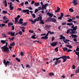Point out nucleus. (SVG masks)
I'll return each instance as SVG.
<instances>
[{"label":"nucleus","instance_id":"c03bdc74","mask_svg":"<svg viewBox=\"0 0 79 79\" xmlns=\"http://www.w3.org/2000/svg\"><path fill=\"white\" fill-rule=\"evenodd\" d=\"M20 28H21V29H26V27L24 26L20 27Z\"/></svg>","mask_w":79,"mask_h":79},{"label":"nucleus","instance_id":"4d7b16f0","mask_svg":"<svg viewBox=\"0 0 79 79\" xmlns=\"http://www.w3.org/2000/svg\"><path fill=\"white\" fill-rule=\"evenodd\" d=\"M20 55L22 56H23V55H24V53H23V52H21Z\"/></svg>","mask_w":79,"mask_h":79},{"label":"nucleus","instance_id":"dca6fc26","mask_svg":"<svg viewBox=\"0 0 79 79\" xmlns=\"http://www.w3.org/2000/svg\"><path fill=\"white\" fill-rule=\"evenodd\" d=\"M11 26H13V23L12 22L9 23H8V27H11Z\"/></svg>","mask_w":79,"mask_h":79},{"label":"nucleus","instance_id":"49530a36","mask_svg":"<svg viewBox=\"0 0 79 79\" xmlns=\"http://www.w3.org/2000/svg\"><path fill=\"white\" fill-rule=\"evenodd\" d=\"M14 39H15V37H12L10 40V41H11V40H14Z\"/></svg>","mask_w":79,"mask_h":79},{"label":"nucleus","instance_id":"f03ea898","mask_svg":"<svg viewBox=\"0 0 79 79\" xmlns=\"http://www.w3.org/2000/svg\"><path fill=\"white\" fill-rule=\"evenodd\" d=\"M77 26H76L75 27L73 28V29L70 28V30L71 31V32H70L69 34H76L77 32H76L77 31H76L77 30Z\"/></svg>","mask_w":79,"mask_h":79},{"label":"nucleus","instance_id":"412c9836","mask_svg":"<svg viewBox=\"0 0 79 79\" xmlns=\"http://www.w3.org/2000/svg\"><path fill=\"white\" fill-rule=\"evenodd\" d=\"M9 8H10V10H13L14 9V7L13 6H9Z\"/></svg>","mask_w":79,"mask_h":79},{"label":"nucleus","instance_id":"473e14b6","mask_svg":"<svg viewBox=\"0 0 79 79\" xmlns=\"http://www.w3.org/2000/svg\"><path fill=\"white\" fill-rule=\"evenodd\" d=\"M73 21V19H68L67 20V21L68 22H69V23H71V21Z\"/></svg>","mask_w":79,"mask_h":79},{"label":"nucleus","instance_id":"338daca9","mask_svg":"<svg viewBox=\"0 0 79 79\" xmlns=\"http://www.w3.org/2000/svg\"><path fill=\"white\" fill-rule=\"evenodd\" d=\"M60 15H61L60 16H61L62 17H63L64 14H63V13H60Z\"/></svg>","mask_w":79,"mask_h":79},{"label":"nucleus","instance_id":"de8ad7c7","mask_svg":"<svg viewBox=\"0 0 79 79\" xmlns=\"http://www.w3.org/2000/svg\"><path fill=\"white\" fill-rule=\"evenodd\" d=\"M70 29H68L67 31V34H69V32H70Z\"/></svg>","mask_w":79,"mask_h":79},{"label":"nucleus","instance_id":"f257e3e1","mask_svg":"<svg viewBox=\"0 0 79 79\" xmlns=\"http://www.w3.org/2000/svg\"><path fill=\"white\" fill-rule=\"evenodd\" d=\"M60 58H62V59H63V62L64 63V62H66V61L67 60V59H70V57L69 56H63L61 57H60L58 58H54L53 59V61H55V60H56V61L55 62L54 64H53V66L54 67L55 65H57L59 63H60L61 62V60H59Z\"/></svg>","mask_w":79,"mask_h":79},{"label":"nucleus","instance_id":"1a4fd4ad","mask_svg":"<svg viewBox=\"0 0 79 79\" xmlns=\"http://www.w3.org/2000/svg\"><path fill=\"white\" fill-rule=\"evenodd\" d=\"M18 23H17V24H23V19H20Z\"/></svg>","mask_w":79,"mask_h":79},{"label":"nucleus","instance_id":"9d476101","mask_svg":"<svg viewBox=\"0 0 79 79\" xmlns=\"http://www.w3.org/2000/svg\"><path fill=\"white\" fill-rule=\"evenodd\" d=\"M41 39H44V40H47L48 39V37L46 36H42L41 38Z\"/></svg>","mask_w":79,"mask_h":79},{"label":"nucleus","instance_id":"c85d7f7f","mask_svg":"<svg viewBox=\"0 0 79 79\" xmlns=\"http://www.w3.org/2000/svg\"><path fill=\"white\" fill-rule=\"evenodd\" d=\"M69 11L71 12V13H73L74 11V10H73V8H70L69 9Z\"/></svg>","mask_w":79,"mask_h":79},{"label":"nucleus","instance_id":"a878e982","mask_svg":"<svg viewBox=\"0 0 79 79\" xmlns=\"http://www.w3.org/2000/svg\"><path fill=\"white\" fill-rule=\"evenodd\" d=\"M62 49H63L64 52V51H66L67 50H68V48H67L66 47L63 48Z\"/></svg>","mask_w":79,"mask_h":79},{"label":"nucleus","instance_id":"6e6d98bb","mask_svg":"<svg viewBox=\"0 0 79 79\" xmlns=\"http://www.w3.org/2000/svg\"><path fill=\"white\" fill-rule=\"evenodd\" d=\"M5 26V23H2L1 24L2 27H3L4 26Z\"/></svg>","mask_w":79,"mask_h":79},{"label":"nucleus","instance_id":"09e8293b","mask_svg":"<svg viewBox=\"0 0 79 79\" xmlns=\"http://www.w3.org/2000/svg\"><path fill=\"white\" fill-rule=\"evenodd\" d=\"M3 19H7V18H6V16H4V17L3 18Z\"/></svg>","mask_w":79,"mask_h":79},{"label":"nucleus","instance_id":"79ce46f5","mask_svg":"<svg viewBox=\"0 0 79 79\" xmlns=\"http://www.w3.org/2000/svg\"><path fill=\"white\" fill-rule=\"evenodd\" d=\"M46 28H50V26L49 25H47L46 26Z\"/></svg>","mask_w":79,"mask_h":79},{"label":"nucleus","instance_id":"aec40b11","mask_svg":"<svg viewBox=\"0 0 79 79\" xmlns=\"http://www.w3.org/2000/svg\"><path fill=\"white\" fill-rule=\"evenodd\" d=\"M36 21H37V19H34V20H33V21L31 22V24H34L35 23V22H36Z\"/></svg>","mask_w":79,"mask_h":79},{"label":"nucleus","instance_id":"cd10ccee","mask_svg":"<svg viewBox=\"0 0 79 79\" xmlns=\"http://www.w3.org/2000/svg\"><path fill=\"white\" fill-rule=\"evenodd\" d=\"M39 4H40V2L35 3V6H39Z\"/></svg>","mask_w":79,"mask_h":79},{"label":"nucleus","instance_id":"39448f33","mask_svg":"<svg viewBox=\"0 0 79 79\" xmlns=\"http://www.w3.org/2000/svg\"><path fill=\"white\" fill-rule=\"evenodd\" d=\"M71 36H72V38L74 37V39H73V41L74 42H77V39H76V38H77V35H76L72 34L71 35Z\"/></svg>","mask_w":79,"mask_h":79},{"label":"nucleus","instance_id":"864d4df0","mask_svg":"<svg viewBox=\"0 0 79 79\" xmlns=\"http://www.w3.org/2000/svg\"><path fill=\"white\" fill-rule=\"evenodd\" d=\"M62 18H63L62 17H61V16H60L58 18V19H62Z\"/></svg>","mask_w":79,"mask_h":79},{"label":"nucleus","instance_id":"2eb2a0df","mask_svg":"<svg viewBox=\"0 0 79 79\" xmlns=\"http://www.w3.org/2000/svg\"><path fill=\"white\" fill-rule=\"evenodd\" d=\"M6 67L8 64L9 66H10V65H11V63H10V62L9 61H7L6 62Z\"/></svg>","mask_w":79,"mask_h":79},{"label":"nucleus","instance_id":"37998d69","mask_svg":"<svg viewBox=\"0 0 79 79\" xmlns=\"http://www.w3.org/2000/svg\"><path fill=\"white\" fill-rule=\"evenodd\" d=\"M26 68H30V65L28 64H27L26 65Z\"/></svg>","mask_w":79,"mask_h":79},{"label":"nucleus","instance_id":"393cba45","mask_svg":"<svg viewBox=\"0 0 79 79\" xmlns=\"http://www.w3.org/2000/svg\"><path fill=\"white\" fill-rule=\"evenodd\" d=\"M10 45L11 47H13V46H15V44L14 42H13L12 43H11L10 44Z\"/></svg>","mask_w":79,"mask_h":79},{"label":"nucleus","instance_id":"20e7f679","mask_svg":"<svg viewBox=\"0 0 79 79\" xmlns=\"http://www.w3.org/2000/svg\"><path fill=\"white\" fill-rule=\"evenodd\" d=\"M42 14L40 13L39 15V17H38L37 18H36V20L37 21H40L42 19Z\"/></svg>","mask_w":79,"mask_h":79},{"label":"nucleus","instance_id":"c9c22d12","mask_svg":"<svg viewBox=\"0 0 79 79\" xmlns=\"http://www.w3.org/2000/svg\"><path fill=\"white\" fill-rule=\"evenodd\" d=\"M31 16L32 18H35V14H32Z\"/></svg>","mask_w":79,"mask_h":79},{"label":"nucleus","instance_id":"f8f14e48","mask_svg":"<svg viewBox=\"0 0 79 79\" xmlns=\"http://www.w3.org/2000/svg\"><path fill=\"white\" fill-rule=\"evenodd\" d=\"M47 15H48L50 17V18H52L53 16V14L52 13H50L49 12H48L47 14Z\"/></svg>","mask_w":79,"mask_h":79},{"label":"nucleus","instance_id":"423d86ee","mask_svg":"<svg viewBox=\"0 0 79 79\" xmlns=\"http://www.w3.org/2000/svg\"><path fill=\"white\" fill-rule=\"evenodd\" d=\"M48 6V3H47L44 5L43 4L42 6V10H43V9L46 10V9H47V6Z\"/></svg>","mask_w":79,"mask_h":79},{"label":"nucleus","instance_id":"e2e57ef3","mask_svg":"<svg viewBox=\"0 0 79 79\" xmlns=\"http://www.w3.org/2000/svg\"><path fill=\"white\" fill-rule=\"evenodd\" d=\"M67 51V52H72V50L71 49H68Z\"/></svg>","mask_w":79,"mask_h":79},{"label":"nucleus","instance_id":"052dcab7","mask_svg":"<svg viewBox=\"0 0 79 79\" xmlns=\"http://www.w3.org/2000/svg\"><path fill=\"white\" fill-rule=\"evenodd\" d=\"M11 27H12V30H15V27L13 26H12Z\"/></svg>","mask_w":79,"mask_h":79},{"label":"nucleus","instance_id":"a18cd8bd","mask_svg":"<svg viewBox=\"0 0 79 79\" xmlns=\"http://www.w3.org/2000/svg\"><path fill=\"white\" fill-rule=\"evenodd\" d=\"M39 10L37 9H36L35 10V13H37V11H39Z\"/></svg>","mask_w":79,"mask_h":79},{"label":"nucleus","instance_id":"4be33fe9","mask_svg":"<svg viewBox=\"0 0 79 79\" xmlns=\"http://www.w3.org/2000/svg\"><path fill=\"white\" fill-rule=\"evenodd\" d=\"M49 76H54V73H49Z\"/></svg>","mask_w":79,"mask_h":79},{"label":"nucleus","instance_id":"7c9ffc66","mask_svg":"<svg viewBox=\"0 0 79 79\" xmlns=\"http://www.w3.org/2000/svg\"><path fill=\"white\" fill-rule=\"evenodd\" d=\"M2 13H3V14H6V13H8V12H7V11L5 10H3V11H2Z\"/></svg>","mask_w":79,"mask_h":79},{"label":"nucleus","instance_id":"0e129e2a","mask_svg":"<svg viewBox=\"0 0 79 79\" xmlns=\"http://www.w3.org/2000/svg\"><path fill=\"white\" fill-rule=\"evenodd\" d=\"M75 54L76 55H78V56L79 55V53H78L77 52H75Z\"/></svg>","mask_w":79,"mask_h":79},{"label":"nucleus","instance_id":"8fccbe9b","mask_svg":"<svg viewBox=\"0 0 79 79\" xmlns=\"http://www.w3.org/2000/svg\"><path fill=\"white\" fill-rule=\"evenodd\" d=\"M19 34L20 35H22L23 34V32H22V31H19Z\"/></svg>","mask_w":79,"mask_h":79},{"label":"nucleus","instance_id":"f3484780","mask_svg":"<svg viewBox=\"0 0 79 79\" xmlns=\"http://www.w3.org/2000/svg\"><path fill=\"white\" fill-rule=\"evenodd\" d=\"M36 36V35L35 34L34 35H32L31 37V39H36V38L35 37Z\"/></svg>","mask_w":79,"mask_h":79},{"label":"nucleus","instance_id":"72a5a7b5","mask_svg":"<svg viewBox=\"0 0 79 79\" xmlns=\"http://www.w3.org/2000/svg\"><path fill=\"white\" fill-rule=\"evenodd\" d=\"M73 23H68L67 24V25H68V26H72L73 25Z\"/></svg>","mask_w":79,"mask_h":79},{"label":"nucleus","instance_id":"69168bd1","mask_svg":"<svg viewBox=\"0 0 79 79\" xmlns=\"http://www.w3.org/2000/svg\"><path fill=\"white\" fill-rule=\"evenodd\" d=\"M42 3H43V2H40V4L41 5V6H42L43 5H44V4Z\"/></svg>","mask_w":79,"mask_h":79},{"label":"nucleus","instance_id":"5701e85b","mask_svg":"<svg viewBox=\"0 0 79 79\" xmlns=\"http://www.w3.org/2000/svg\"><path fill=\"white\" fill-rule=\"evenodd\" d=\"M40 24H45V23L44 22V20H41L40 21Z\"/></svg>","mask_w":79,"mask_h":79},{"label":"nucleus","instance_id":"f704fd0d","mask_svg":"<svg viewBox=\"0 0 79 79\" xmlns=\"http://www.w3.org/2000/svg\"><path fill=\"white\" fill-rule=\"evenodd\" d=\"M49 33L50 34L53 35V34H55V32H54V31L51 32V31H49Z\"/></svg>","mask_w":79,"mask_h":79},{"label":"nucleus","instance_id":"2f4dec72","mask_svg":"<svg viewBox=\"0 0 79 79\" xmlns=\"http://www.w3.org/2000/svg\"><path fill=\"white\" fill-rule=\"evenodd\" d=\"M10 21V20H7L5 22L3 21V23H5L6 24H7L8 23V22H9Z\"/></svg>","mask_w":79,"mask_h":79},{"label":"nucleus","instance_id":"4468645a","mask_svg":"<svg viewBox=\"0 0 79 79\" xmlns=\"http://www.w3.org/2000/svg\"><path fill=\"white\" fill-rule=\"evenodd\" d=\"M60 8H59V7H57V9L55 11V12L56 13H58V12H60Z\"/></svg>","mask_w":79,"mask_h":79},{"label":"nucleus","instance_id":"58836bf2","mask_svg":"<svg viewBox=\"0 0 79 79\" xmlns=\"http://www.w3.org/2000/svg\"><path fill=\"white\" fill-rule=\"evenodd\" d=\"M6 60H5V59H4V61H3V63L4 64L5 66H6Z\"/></svg>","mask_w":79,"mask_h":79},{"label":"nucleus","instance_id":"6ab92c4d","mask_svg":"<svg viewBox=\"0 0 79 79\" xmlns=\"http://www.w3.org/2000/svg\"><path fill=\"white\" fill-rule=\"evenodd\" d=\"M27 11H29V10L28 9L27 10H23V13H26Z\"/></svg>","mask_w":79,"mask_h":79},{"label":"nucleus","instance_id":"603ef678","mask_svg":"<svg viewBox=\"0 0 79 79\" xmlns=\"http://www.w3.org/2000/svg\"><path fill=\"white\" fill-rule=\"evenodd\" d=\"M65 41H66V42H72L71 41H70L69 40L66 39V40H65Z\"/></svg>","mask_w":79,"mask_h":79},{"label":"nucleus","instance_id":"e433bc0d","mask_svg":"<svg viewBox=\"0 0 79 79\" xmlns=\"http://www.w3.org/2000/svg\"><path fill=\"white\" fill-rule=\"evenodd\" d=\"M49 18L50 17H49V18H48V19L45 20V22H46L47 23V22H48L49 21L50 19Z\"/></svg>","mask_w":79,"mask_h":79},{"label":"nucleus","instance_id":"4c0bfd02","mask_svg":"<svg viewBox=\"0 0 79 79\" xmlns=\"http://www.w3.org/2000/svg\"><path fill=\"white\" fill-rule=\"evenodd\" d=\"M58 48H59V47H57L56 48H55V50L56 52H58Z\"/></svg>","mask_w":79,"mask_h":79},{"label":"nucleus","instance_id":"3c124183","mask_svg":"<svg viewBox=\"0 0 79 79\" xmlns=\"http://www.w3.org/2000/svg\"><path fill=\"white\" fill-rule=\"evenodd\" d=\"M11 35H12V37H13V36H14V35H13V33L12 32H11Z\"/></svg>","mask_w":79,"mask_h":79},{"label":"nucleus","instance_id":"13d9d810","mask_svg":"<svg viewBox=\"0 0 79 79\" xmlns=\"http://www.w3.org/2000/svg\"><path fill=\"white\" fill-rule=\"evenodd\" d=\"M28 8L29 10H32V7H31V6L29 7Z\"/></svg>","mask_w":79,"mask_h":79},{"label":"nucleus","instance_id":"ea45409f","mask_svg":"<svg viewBox=\"0 0 79 79\" xmlns=\"http://www.w3.org/2000/svg\"><path fill=\"white\" fill-rule=\"evenodd\" d=\"M15 60H17V61H19V62H20V59L18 58V57L16 58Z\"/></svg>","mask_w":79,"mask_h":79},{"label":"nucleus","instance_id":"5fc2aeb1","mask_svg":"<svg viewBox=\"0 0 79 79\" xmlns=\"http://www.w3.org/2000/svg\"><path fill=\"white\" fill-rule=\"evenodd\" d=\"M38 9L39 10H41L42 9V8H41V6L38 7Z\"/></svg>","mask_w":79,"mask_h":79},{"label":"nucleus","instance_id":"bf43d9fd","mask_svg":"<svg viewBox=\"0 0 79 79\" xmlns=\"http://www.w3.org/2000/svg\"><path fill=\"white\" fill-rule=\"evenodd\" d=\"M17 10H19V11H21V10H22V9L21 8H17Z\"/></svg>","mask_w":79,"mask_h":79},{"label":"nucleus","instance_id":"ddd939ff","mask_svg":"<svg viewBox=\"0 0 79 79\" xmlns=\"http://www.w3.org/2000/svg\"><path fill=\"white\" fill-rule=\"evenodd\" d=\"M72 3H73V5H77L78 4V3L77 2L76 0H73Z\"/></svg>","mask_w":79,"mask_h":79},{"label":"nucleus","instance_id":"a211bd4d","mask_svg":"<svg viewBox=\"0 0 79 79\" xmlns=\"http://www.w3.org/2000/svg\"><path fill=\"white\" fill-rule=\"evenodd\" d=\"M7 40H1V42L3 44H5V43L6 42V41Z\"/></svg>","mask_w":79,"mask_h":79},{"label":"nucleus","instance_id":"bb28decb","mask_svg":"<svg viewBox=\"0 0 79 79\" xmlns=\"http://www.w3.org/2000/svg\"><path fill=\"white\" fill-rule=\"evenodd\" d=\"M4 5H5V6H7V2H6V0H5L4 1Z\"/></svg>","mask_w":79,"mask_h":79},{"label":"nucleus","instance_id":"7ed1b4c3","mask_svg":"<svg viewBox=\"0 0 79 79\" xmlns=\"http://www.w3.org/2000/svg\"><path fill=\"white\" fill-rule=\"evenodd\" d=\"M1 49L2 50V51L3 52H5L7 53H9L10 52V50H9V48L8 47H6V45L4 46L3 47H2L1 48Z\"/></svg>","mask_w":79,"mask_h":79},{"label":"nucleus","instance_id":"6e6552de","mask_svg":"<svg viewBox=\"0 0 79 79\" xmlns=\"http://www.w3.org/2000/svg\"><path fill=\"white\" fill-rule=\"evenodd\" d=\"M49 18L52 22H53V23H56V19H53L52 18H51V17H49Z\"/></svg>","mask_w":79,"mask_h":79},{"label":"nucleus","instance_id":"774afa93","mask_svg":"<svg viewBox=\"0 0 79 79\" xmlns=\"http://www.w3.org/2000/svg\"><path fill=\"white\" fill-rule=\"evenodd\" d=\"M76 51H79V48H77L76 49Z\"/></svg>","mask_w":79,"mask_h":79},{"label":"nucleus","instance_id":"9b49d317","mask_svg":"<svg viewBox=\"0 0 79 79\" xmlns=\"http://www.w3.org/2000/svg\"><path fill=\"white\" fill-rule=\"evenodd\" d=\"M60 37L59 38V39H60V40H62V39H64V40H65V39H66L65 37L63 36V35H60Z\"/></svg>","mask_w":79,"mask_h":79},{"label":"nucleus","instance_id":"0eeeda50","mask_svg":"<svg viewBox=\"0 0 79 79\" xmlns=\"http://www.w3.org/2000/svg\"><path fill=\"white\" fill-rule=\"evenodd\" d=\"M58 44L57 42L52 43H50L51 45L52 46V47H55L56 45Z\"/></svg>","mask_w":79,"mask_h":79},{"label":"nucleus","instance_id":"b1692460","mask_svg":"<svg viewBox=\"0 0 79 79\" xmlns=\"http://www.w3.org/2000/svg\"><path fill=\"white\" fill-rule=\"evenodd\" d=\"M15 24H16V23H18V20L19 19L17 17H16L15 18Z\"/></svg>","mask_w":79,"mask_h":79},{"label":"nucleus","instance_id":"a19ab883","mask_svg":"<svg viewBox=\"0 0 79 79\" xmlns=\"http://www.w3.org/2000/svg\"><path fill=\"white\" fill-rule=\"evenodd\" d=\"M2 36L3 37H6V36L5 35V34L2 33Z\"/></svg>","mask_w":79,"mask_h":79},{"label":"nucleus","instance_id":"c756f323","mask_svg":"<svg viewBox=\"0 0 79 79\" xmlns=\"http://www.w3.org/2000/svg\"><path fill=\"white\" fill-rule=\"evenodd\" d=\"M27 24V22H24L23 24H22V25L21 26H26Z\"/></svg>","mask_w":79,"mask_h":79},{"label":"nucleus","instance_id":"680f3d73","mask_svg":"<svg viewBox=\"0 0 79 79\" xmlns=\"http://www.w3.org/2000/svg\"><path fill=\"white\" fill-rule=\"evenodd\" d=\"M62 25H66V23L63 22L62 23Z\"/></svg>","mask_w":79,"mask_h":79}]
</instances>
